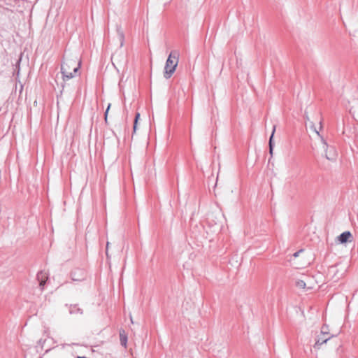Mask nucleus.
<instances>
[{
    "label": "nucleus",
    "mask_w": 358,
    "mask_h": 358,
    "mask_svg": "<svg viewBox=\"0 0 358 358\" xmlns=\"http://www.w3.org/2000/svg\"><path fill=\"white\" fill-rule=\"evenodd\" d=\"M275 131V126L274 125L271 135V136L269 138V141H268L269 154L271 155V157L273 156V148H274L273 136H274Z\"/></svg>",
    "instance_id": "9"
},
{
    "label": "nucleus",
    "mask_w": 358,
    "mask_h": 358,
    "mask_svg": "<svg viewBox=\"0 0 358 358\" xmlns=\"http://www.w3.org/2000/svg\"><path fill=\"white\" fill-rule=\"evenodd\" d=\"M303 252V250H302V249H301V250H299L296 251V252H294V255H293V256H294V257H297L299 255V254H300L301 252Z\"/></svg>",
    "instance_id": "15"
},
{
    "label": "nucleus",
    "mask_w": 358,
    "mask_h": 358,
    "mask_svg": "<svg viewBox=\"0 0 358 358\" xmlns=\"http://www.w3.org/2000/svg\"><path fill=\"white\" fill-rule=\"evenodd\" d=\"M140 117V114L138 113H137L135 115V118H134V122H138V120Z\"/></svg>",
    "instance_id": "17"
},
{
    "label": "nucleus",
    "mask_w": 358,
    "mask_h": 358,
    "mask_svg": "<svg viewBox=\"0 0 358 358\" xmlns=\"http://www.w3.org/2000/svg\"><path fill=\"white\" fill-rule=\"evenodd\" d=\"M117 33L118 39L120 42V46L122 47L124 45V34L120 27H117Z\"/></svg>",
    "instance_id": "11"
},
{
    "label": "nucleus",
    "mask_w": 358,
    "mask_h": 358,
    "mask_svg": "<svg viewBox=\"0 0 358 358\" xmlns=\"http://www.w3.org/2000/svg\"><path fill=\"white\" fill-rule=\"evenodd\" d=\"M36 278L38 281L39 282V286L41 287V289H43L48 278L46 273L43 271H40L37 273Z\"/></svg>",
    "instance_id": "7"
},
{
    "label": "nucleus",
    "mask_w": 358,
    "mask_h": 358,
    "mask_svg": "<svg viewBox=\"0 0 358 358\" xmlns=\"http://www.w3.org/2000/svg\"><path fill=\"white\" fill-rule=\"evenodd\" d=\"M322 121L320 122V130L322 129Z\"/></svg>",
    "instance_id": "20"
},
{
    "label": "nucleus",
    "mask_w": 358,
    "mask_h": 358,
    "mask_svg": "<svg viewBox=\"0 0 358 358\" xmlns=\"http://www.w3.org/2000/svg\"><path fill=\"white\" fill-rule=\"evenodd\" d=\"M328 326L324 324L321 328L320 334L329 336Z\"/></svg>",
    "instance_id": "13"
},
{
    "label": "nucleus",
    "mask_w": 358,
    "mask_h": 358,
    "mask_svg": "<svg viewBox=\"0 0 358 358\" xmlns=\"http://www.w3.org/2000/svg\"><path fill=\"white\" fill-rule=\"evenodd\" d=\"M136 127H137V122H134V126H133V131H134V132L136 131Z\"/></svg>",
    "instance_id": "19"
},
{
    "label": "nucleus",
    "mask_w": 358,
    "mask_h": 358,
    "mask_svg": "<svg viewBox=\"0 0 358 358\" xmlns=\"http://www.w3.org/2000/svg\"><path fill=\"white\" fill-rule=\"evenodd\" d=\"M69 313L70 314H80V315H82L83 313V311L76 304H75V305H70V306H69Z\"/></svg>",
    "instance_id": "10"
},
{
    "label": "nucleus",
    "mask_w": 358,
    "mask_h": 358,
    "mask_svg": "<svg viewBox=\"0 0 358 358\" xmlns=\"http://www.w3.org/2000/svg\"><path fill=\"white\" fill-rule=\"evenodd\" d=\"M312 128H313V130L315 131V133L321 138L322 137L320 134V132L317 131V129H316V127L315 126H313L311 127Z\"/></svg>",
    "instance_id": "16"
},
{
    "label": "nucleus",
    "mask_w": 358,
    "mask_h": 358,
    "mask_svg": "<svg viewBox=\"0 0 358 358\" xmlns=\"http://www.w3.org/2000/svg\"><path fill=\"white\" fill-rule=\"evenodd\" d=\"M296 286L299 288L305 289L306 284L303 280H297L295 283Z\"/></svg>",
    "instance_id": "12"
},
{
    "label": "nucleus",
    "mask_w": 358,
    "mask_h": 358,
    "mask_svg": "<svg viewBox=\"0 0 358 358\" xmlns=\"http://www.w3.org/2000/svg\"><path fill=\"white\" fill-rule=\"evenodd\" d=\"M110 106H111L110 103H109L105 113H104V121H105L106 124H108V111H109Z\"/></svg>",
    "instance_id": "14"
},
{
    "label": "nucleus",
    "mask_w": 358,
    "mask_h": 358,
    "mask_svg": "<svg viewBox=\"0 0 358 358\" xmlns=\"http://www.w3.org/2000/svg\"><path fill=\"white\" fill-rule=\"evenodd\" d=\"M338 241L340 243H346L348 242H352V235L350 231H346L341 234L338 237Z\"/></svg>",
    "instance_id": "6"
},
{
    "label": "nucleus",
    "mask_w": 358,
    "mask_h": 358,
    "mask_svg": "<svg viewBox=\"0 0 358 358\" xmlns=\"http://www.w3.org/2000/svg\"><path fill=\"white\" fill-rule=\"evenodd\" d=\"M119 334H120V344L123 347L126 348L127 344V335L125 331L122 329H120Z\"/></svg>",
    "instance_id": "8"
},
{
    "label": "nucleus",
    "mask_w": 358,
    "mask_h": 358,
    "mask_svg": "<svg viewBox=\"0 0 358 358\" xmlns=\"http://www.w3.org/2000/svg\"><path fill=\"white\" fill-rule=\"evenodd\" d=\"M20 60H21V59H20L17 61V63H18V64H20Z\"/></svg>",
    "instance_id": "22"
},
{
    "label": "nucleus",
    "mask_w": 358,
    "mask_h": 358,
    "mask_svg": "<svg viewBox=\"0 0 358 358\" xmlns=\"http://www.w3.org/2000/svg\"><path fill=\"white\" fill-rule=\"evenodd\" d=\"M81 66V60L77 56H64L61 64V73L64 81L74 78Z\"/></svg>",
    "instance_id": "1"
},
{
    "label": "nucleus",
    "mask_w": 358,
    "mask_h": 358,
    "mask_svg": "<svg viewBox=\"0 0 358 358\" xmlns=\"http://www.w3.org/2000/svg\"><path fill=\"white\" fill-rule=\"evenodd\" d=\"M179 52L173 50L169 54L164 67V76L165 78H170L176 71L178 64Z\"/></svg>",
    "instance_id": "2"
},
{
    "label": "nucleus",
    "mask_w": 358,
    "mask_h": 358,
    "mask_svg": "<svg viewBox=\"0 0 358 358\" xmlns=\"http://www.w3.org/2000/svg\"><path fill=\"white\" fill-rule=\"evenodd\" d=\"M334 336H324L320 335L318 336L315 343L313 345V348L315 350H319L323 345H327V343L331 340V338H334Z\"/></svg>",
    "instance_id": "5"
},
{
    "label": "nucleus",
    "mask_w": 358,
    "mask_h": 358,
    "mask_svg": "<svg viewBox=\"0 0 358 358\" xmlns=\"http://www.w3.org/2000/svg\"><path fill=\"white\" fill-rule=\"evenodd\" d=\"M86 276V271L83 268H76L71 272V278L73 281H83Z\"/></svg>",
    "instance_id": "4"
},
{
    "label": "nucleus",
    "mask_w": 358,
    "mask_h": 358,
    "mask_svg": "<svg viewBox=\"0 0 358 358\" xmlns=\"http://www.w3.org/2000/svg\"><path fill=\"white\" fill-rule=\"evenodd\" d=\"M108 248H109V242H107L106 248V254L107 257H108Z\"/></svg>",
    "instance_id": "18"
},
{
    "label": "nucleus",
    "mask_w": 358,
    "mask_h": 358,
    "mask_svg": "<svg viewBox=\"0 0 358 358\" xmlns=\"http://www.w3.org/2000/svg\"><path fill=\"white\" fill-rule=\"evenodd\" d=\"M323 149L325 152V157L329 161H335L337 158V151L334 146L329 145L326 140L321 137Z\"/></svg>",
    "instance_id": "3"
},
{
    "label": "nucleus",
    "mask_w": 358,
    "mask_h": 358,
    "mask_svg": "<svg viewBox=\"0 0 358 358\" xmlns=\"http://www.w3.org/2000/svg\"><path fill=\"white\" fill-rule=\"evenodd\" d=\"M340 347H341V345H335V348H336V350H338V348H339Z\"/></svg>",
    "instance_id": "21"
}]
</instances>
